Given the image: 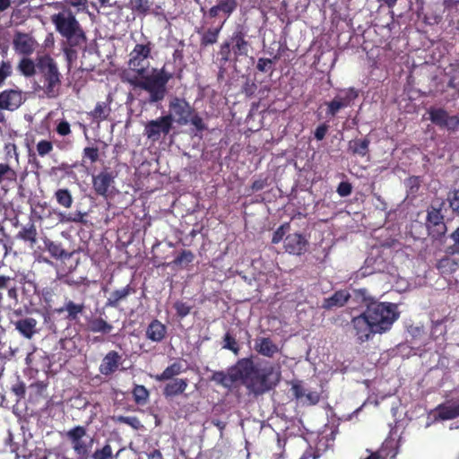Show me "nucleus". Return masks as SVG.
<instances>
[{
	"mask_svg": "<svg viewBox=\"0 0 459 459\" xmlns=\"http://www.w3.org/2000/svg\"><path fill=\"white\" fill-rule=\"evenodd\" d=\"M153 44L151 41L138 43L129 54L128 67L135 72L137 76L129 80L134 88L142 89L149 93L148 103L154 104L162 101L167 94V84L173 74L160 69L153 68L152 74L145 75L149 66L148 59L152 57Z\"/></svg>",
	"mask_w": 459,
	"mask_h": 459,
	"instance_id": "obj_1",
	"label": "nucleus"
},
{
	"mask_svg": "<svg viewBox=\"0 0 459 459\" xmlns=\"http://www.w3.org/2000/svg\"><path fill=\"white\" fill-rule=\"evenodd\" d=\"M239 361L245 362L247 373L240 377L239 381L247 391L255 396L262 395L274 388L280 381V373L275 372L272 365L262 368L255 367L252 358H242Z\"/></svg>",
	"mask_w": 459,
	"mask_h": 459,
	"instance_id": "obj_2",
	"label": "nucleus"
},
{
	"mask_svg": "<svg viewBox=\"0 0 459 459\" xmlns=\"http://www.w3.org/2000/svg\"><path fill=\"white\" fill-rule=\"evenodd\" d=\"M38 80L34 90L43 97L55 99L60 94L62 74L56 60L48 54L39 56Z\"/></svg>",
	"mask_w": 459,
	"mask_h": 459,
	"instance_id": "obj_3",
	"label": "nucleus"
},
{
	"mask_svg": "<svg viewBox=\"0 0 459 459\" xmlns=\"http://www.w3.org/2000/svg\"><path fill=\"white\" fill-rule=\"evenodd\" d=\"M51 22L67 46L80 47L86 42L85 32L71 12L55 13L51 16Z\"/></svg>",
	"mask_w": 459,
	"mask_h": 459,
	"instance_id": "obj_4",
	"label": "nucleus"
},
{
	"mask_svg": "<svg viewBox=\"0 0 459 459\" xmlns=\"http://www.w3.org/2000/svg\"><path fill=\"white\" fill-rule=\"evenodd\" d=\"M365 311L378 334L388 332L400 316L397 305L389 302H370Z\"/></svg>",
	"mask_w": 459,
	"mask_h": 459,
	"instance_id": "obj_5",
	"label": "nucleus"
},
{
	"mask_svg": "<svg viewBox=\"0 0 459 459\" xmlns=\"http://www.w3.org/2000/svg\"><path fill=\"white\" fill-rule=\"evenodd\" d=\"M87 435V429L84 426H75L65 433L67 440L71 443L72 448L75 455V459H90L93 438L89 442L83 440Z\"/></svg>",
	"mask_w": 459,
	"mask_h": 459,
	"instance_id": "obj_6",
	"label": "nucleus"
},
{
	"mask_svg": "<svg viewBox=\"0 0 459 459\" xmlns=\"http://www.w3.org/2000/svg\"><path fill=\"white\" fill-rule=\"evenodd\" d=\"M174 117L172 114L160 116L156 119L148 121L144 125L143 134L152 143L159 142L161 137L168 135L173 128Z\"/></svg>",
	"mask_w": 459,
	"mask_h": 459,
	"instance_id": "obj_7",
	"label": "nucleus"
},
{
	"mask_svg": "<svg viewBox=\"0 0 459 459\" xmlns=\"http://www.w3.org/2000/svg\"><path fill=\"white\" fill-rule=\"evenodd\" d=\"M443 204L444 203L438 208L430 206L427 210L426 229L429 236L436 240L441 239L447 231L445 216L442 213Z\"/></svg>",
	"mask_w": 459,
	"mask_h": 459,
	"instance_id": "obj_8",
	"label": "nucleus"
},
{
	"mask_svg": "<svg viewBox=\"0 0 459 459\" xmlns=\"http://www.w3.org/2000/svg\"><path fill=\"white\" fill-rule=\"evenodd\" d=\"M358 97L359 91L355 88L342 90L331 101L325 103L326 115L335 117L341 109L351 107Z\"/></svg>",
	"mask_w": 459,
	"mask_h": 459,
	"instance_id": "obj_9",
	"label": "nucleus"
},
{
	"mask_svg": "<svg viewBox=\"0 0 459 459\" xmlns=\"http://www.w3.org/2000/svg\"><path fill=\"white\" fill-rule=\"evenodd\" d=\"M247 30L243 25H237L228 39L232 48L233 62L237 63L241 56H247L251 44L247 39Z\"/></svg>",
	"mask_w": 459,
	"mask_h": 459,
	"instance_id": "obj_10",
	"label": "nucleus"
},
{
	"mask_svg": "<svg viewBox=\"0 0 459 459\" xmlns=\"http://www.w3.org/2000/svg\"><path fill=\"white\" fill-rule=\"evenodd\" d=\"M244 364L245 362H241L238 359L233 366L228 368L227 372L214 371L211 380L223 387H230L233 384L239 381L243 373H247V367Z\"/></svg>",
	"mask_w": 459,
	"mask_h": 459,
	"instance_id": "obj_11",
	"label": "nucleus"
},
{
	"mask_svg": "<svg viewBox=\"0 0 459 459\" xmlns=\"http://www.w3.org/2000/svg\"><path fill=\"white\" fill-rule=\"evenodd\" d=\"M208 24V22L204 20L201 27L195 30V32L200 37V47L202 48H206L218 42L221 31L225 24V20L219 22L217 24L215 22H212L210 26Z\"/></svg>",
	"mask_w": 459,
	"mask_h": 459,
	"instance_id": "obj_12",
	"label": "nucleus"
},
{
	"mask_svg": "<svg viewBox=\"0 0 459 459\" xmlns=\"http://www.w3.org/2000/svg\"><path fill=\"white\" fill-rule=\"evenodd\" d=\"M38 295L46 307L52 310L56 308L55 306L61 303L63 298H67L64 285L57 281H53L49 285L42 288Z\"/></svg>",
	"mask_w": 459,
	"mask_h": 459,
	"instance_id": "obj_13",
	"label": "nucleus"
},
{
	"mask_svg": "<svg viewBox=\"0 0 459 459\" xmlns=\"http://www.w3.org/2000/svg\"><path fill=\"white\" fill-rule=\"evenodd\" d=\"M24 92L18 87L0 91V106L4 111L14 112L25 102Z\"/></svg>",
	"mask_w": 459,
	"mask_h": 459,
	"instance_id": "obj_14",
	"label": "nucleus"
},
{
	"mask_svg": "<svg viewBox=\"0 0 459 459\" xmlns=\"http://www.w3.org/2000/svg\"><path fill=\"white\" fill-rule=\"evenodd\" d=\"M351 325L355 332V336H357L360 342L368 341L373 335L377 333H375V326L371 319L366 315V311L353 317Z\"/></svg>",
	"mask_w": 459,
	"mask_h": 459,
	"instance_id": "obj_15",
	"label": "nucleus"
},
{
	"mask_svg": "<svg viewBox=\"0 0 459 459\" xmlns=\"http://www.w3.org/2000/svg\"><path fill=\"white\" fill-rule=\"evenodd\" d=\"M36 47L37 41L30 34L15 31L13 38V48L17 54L30 56L35 51Z\"/></svg>",
	"mask_w": 459,
	"mask_h": 459,
	"instance_id": "obj_16",
	"label": "nucleus"
},
{
	"mask_svg": "<svg viewBox=\"0 0 459 459\" xmlns=\"http://www.w3.org/2000/svg\"><path fill=\"white\" fill-rule=\"evenodd\" d=\"M115 176L108 169L100 171L92 178V187L98 195L107 198L112 191Z\"/></svg>",
	"mask_w": 459,
	"mask_h": 459,
	"instance_id": "obj_17",
	"label": "nucleus"
},
{
	"mask_svg": "<svg viewBox=\"0 0 459 459\" xmlns=\"http://www.w3.org/2000/svg\"><path fill=\"white\" fill-rule=\"evenodd\" d=\"M238 6V0H216V4L207 11L205 15L210 19L221 17L226 22Z\"/></svg>",
	"mask_w": 459,
	"mask_h": 459,
	"instance_id": "obj_18",
	"label": "nucleus"
},
{
	"mask_svg": "<svg viewBox=\"0 0 459 459\" xmlns=\"http://www.w3.org/2000/svg\"><path fill=\"white\" fill-rule=\"evenodd\" d=\"M169 107L176 117V122L182 126L188 124V117L193 115L195 110L185 99L177 97L170 100Z\"/></svg>",
	"mask_w": 459,
	"mask_h": 459,
	"instance_id": "obj_19",
	"label": "nucleus"
},
{
	"mask_svg": "<svg viewBox=\"0 0 459 459\" xmlns=\"http://www.w3.org/2000/svg\"><path fill=\"white\" fill-rule=\"evenodd\" d=\"M284 249L287 253L294 255H301L307 250L308 241L300 233L287 235L283 240Z\"/></svg>",
	"mask_w": 459,
	"mask_h": 459,
	"instance_id": "obj_20",
	"label": "nucleus"
},
{
	"mask_svg": "<svg viewBox=\"0 0 459 459\" xmlns=\"http://www.w3.org/2000/svg\"><path fill=\"white\" fill-rule=\"evenodd\" d=\"M85 311V305L83 302L76 303L68 298H65L64 305L54 308L53 312L58 315L65 313V318L69 322H78L80 316Z\"/></svg>",
	"mask_w": 459,
	"mask_h": 459,
	"instance_id": "obj_21",
	"label": "nucleus"
},
{
	"mask_svg": "<svg viewBox=\"0 0 459 459\" xmlns=\"http://www.w3.org/2000/svg\"><path fill=\"white\" fill-rule=\"evenodd\" d=\"M122 356L116 351H108L99 367V371L104 376L114 374L122 364Z\"/></svg>",
	"mask_w": 459,
	"mask_h": 459,
	"instance_id": "obj_22",
	"label": "nucleus"
},
{
	"mask_svg": "<svg viewBox=\"0 0 459 459\" xmlns=\"http://www.w3.org/2000/svg\"><path fill=\"white\" fill-rule=\"evenodd\" d=\"M85 329L93 333L109 334L114 326L101 316H91L87 319Z\"/></svg>",
	"mask_w": 459,
	"mask_h": 459,
	"instance_id": "obj_23",
	"label": "nucleus"
},
{
	"mask_svg": "<svg viewBox=\"0 0 459 459\" xmlns=\"http://www.w3.org/2000/svg\"><path fill=\"white\" fill-rule=\"evenodd\" d=\"M15 329L24 338L31 339L38 332V321L33 317H23L13 322Z\"/></svg>",
	"mask_w": 459,
	"mask_h": 459,
	"instance_id": "obj_24",
	"label": "nucleus"
},
{
	"mask_svg": "<svg viewBox=\"0 0 459 459\" xmlns=\"http://www.w3.org/2000/svg\"><path fill=\"white\" fill-rule=\"evenodd\" d=\"M181 359H177L169 365L160 374L154 376V379L158 382H165L176 378L175 377L186 371Z\"/></svg>",
	"mask_w": 459,
	"mask_h": 459,
	"instance_id": "obj_25",
	"label": "nucleus"
},
{
	"mask_svg": "<svg viewBox=\"0 0 459 459\" xmlns=\"http://www.w3.org/2000/svg\"><path fill=\"white\" fill-rule=\"evenodd\" d=\"M167 335V326L158 319H153L145 331L147 339L154 342H160Z\"/></svg>",
	"mask_w": 459,
	"mask_h": 459,
	"instance_id": "obj_26",
	"label": "nucleus"
},
{
	"mask_svg": "<svg viewBox=\"0 0 459 459\" xmlns=\"http://www.w3.org/2000/svg\"><path fill=\"white\" fill-rule=\"evenodd\" d=\"M255 350L262 356L273 358L279 351V347L269 337H258L255 341Z\"/></svg>",
	"mask_w": 459,
	"mask_h": 459,
	"instance_id": "obj_27",
	"label": "nucleus"
},
{
	"mask_svg": "<svg viewBox=\"0 0 459 459\" xmlns=\"http://www.w3.org/2000/svg\"><path fill=\"white\" fill-rule=\"evenodd\" d=\"M187 386L188 380L186 378H174L165 385L162 393L166 398L175 397L182 394Z\"/></svg>",
	"mask_w": 459,
	"mask_h": 459,
	"instance_id": "obj_28",
	"label": "nucleus"
},
{
	"mask_svg": "<svg viewBox=\"0 0 459 459\" xmlns=\"http://www.w3.org/2000/svg\"><path fill=\"white\" fill-rule=\"evenodd\" d=\"M351 299V294L346 290H340L335 291L331 297L326 298L323 301L322 307L327 310L333 307H343Z\"/></svg>",
	"mask_w": 459,
	"mask_h": 459,
	"instance_id": "obj_29",
	"label": "nucleus"
},
{
	"mask_svg": "<svg viewBox=\"0 0 459 459\" xmlns=\"http://www.w3.org/2000/svg\"><path fill=\"white\" fill-rule=\"evenodd\" d=\"M135 293V289L130 284L118 290H113L107 299L106 306L111 307H117L121 301H124L131 294Z\"/></svg>",
	"mask_w": 459,
	"mask_h": 459,
	"instance_id": "obj_30",
	"label": "nucleus"
},
{
	"mask_svg": "<svg viewBox=\"0 0 459 459\" xmlns=\"http://www.w3.org/2000/svg\"><path fill=\"white\" fill-rule=\"evenodd\" d=\"M370 140L368 137L351 140L348 143V152L352 155L365 157L369 153Z\"/></svg>",
	"mask_w": 459,
	"mask_h": 459,
	"instance_id": "obj_31",
	"label": "nucleus"
},
{
	"mask_svg": "<svg viewBox=\"0 0 459 459\" xmlns=\"http://www.w3.org/2000/svg\"><path fill=\"white\" fill-rule=\"evenodd\" d=\"M39 56L35 61L29 56H23L17 65L19 73L26 78H30L37 74L39 70Z\"/></svg>",
	"mask_w": 459,
	"mask_h": 459,
	"instance_id": "obj_32",
	"label": "nucleus"
},
{
	"mask_svg": "<svg viewBox=\"0 0 459 459\" xmlns=\"http://www.w3.org/2000/svg\"><path fill=\"white\" fill-rule=\"evenodd\" d=\"M195 258V255L191 250L183 249L178 253L173 261L167 264H162V265L185 269L194 262Z\"/></svg>",
	"mask_w": 459,
	"mask_h": 459,
	"instance_id": "obj_33",
	"label": "nucleus"
},
{
	"mask_svg": "<svg viewBox=\"0 0 459 459\" xmlns=\"http://www.w3.org/2000/svg\"><path fill=\"white\" fill-rule=\"evenodd\" d=\"M126 450V447H121L113 455L112 446L109 443H106L103 446L96 448L91 453L90 458L91 459H117L118 456Z\"/></svg>",
	"mask_w": 459,
	"mask_h": 459,
	"instance_id": "obj_34",
	"label": "nucleus"
},
{
	"mask_svg": "<svg viewBox=\"0 0 459 459\" xmlns=\"http://www.w3.org/2000/svg\"><path fill=\"white\" fill-rule=\"evenodd\" d=\"M428 114L429 115L430 121L434 125L441 128H445V126L447 125L449 120V114L443 108L431 107L429 108Z\"/></svg>",
	"mask_w": 459,
	"mask_h": 459,
	"instance_id": "obj_35",
	"label": "nucleus"
},
{
	"mask_svg": "<svg viewBox=\"0 0 459 459\" xmlns=\"http://www.w3.org/2000/svg\"><path fill=\"white\" fill-rule=\"evenodd\" d=\"M45 246L47 251L51 255V256L55 259H67L71 256V254L68 253L62 246L60 242H56L52 240H46Z\"/></svg>",
	"mask_w": 459,
	"mask_h": 459,
	"instance_id": "obj_36",
	"label": "nucleus"
},
{
	"mask_svg": "<svg viewBox=\"0 0 459 459\" xmlns=\"http://www.w3.org/2000/svg\"><path fill=\"white\" fill-rule=\"evenodd\" d=\"M438 416L442 420H452L459 417V402H454L437 408Z\"/></svg>",
	"mask_w": 459,
	"mask_h": 459,
	"instance_id": "obj_37",
	"label": "nucleus"
},
{
	"mask_svg": "<svg viewBox=\"0 0 459 459\" xmlns=\"http://www.w3.org/2000/svg\"><path fill=\"white\" fill-rule=\"evenodd\" d=\"M37 228L33 222H30L22 228V230L17 233L16 238L34 245L37 242Z\"/></svg>",
	"mask_w": 459,
	"mask_h": 459,
	"instance_id": "obj_38",
	"label": "nucleus"
},
{
	"mask_svg": "<svg viewBox=\"0 0 459 459\" xmlns=\"http://www.w3.org/2000/svg\"><path fill=\"white\" fill-rule=\"evenodd\" d=\"M110 111L109 105L107 102L101 101L96 104L94 109L89 113V116L93 121L100 122L108 117Z\"/></svg>",
	"mask_w": 459,
	"mask_h": 459,
	"instance_id": "obj_39",
	"label": "nucleus"
},
{
	"mask_svg": "<svg viewBox=\"0 0 459 459\" xmlns=\"http://www.w3.org/2000/svg\"><path fill=\"white\" fill-rule=\"evenodd\" d=\"M54 196L56 198V203L65 208L70 209L74 203V197L72 195V193L67 188H58Z\"/></svg>",
	"mask_w": 459,
	"mask_h": 459,
	"instance_id": "obj_40",
	"label": "nucleus"
},
{
	"mask_svg": "<svg viewBox=\"0 0 459 459\" xmlns=\"http://www.w3.org/2000/svg\"><path fill=\"white\" fill-rule=\"evenodd\" d=\"M132 394L137 405H146L149 402L150 392L144 385H135L133 388Z\"/></svg>",
	"mask_w": 459,
	"mask_h": 459,
	"instance_id": "obj_41",
	"label": "nucleus"
},
{
	"mask_svg": "<svg viewBox=\"0 0 459 459\" xmlns=\"http://www.w3.org/2000/svg\"><path fill=\"white\" fill-rule=\"evenodd\" d=\"M16 180L17 172L8 163H0V185L15 183Z\"/></svg>",
	"mask_w": 459,
	"mask_h": 459,
	"instance_id": "obj_42",
	"label": "nucleus"
},
{
	"mask_svg": "<svg viewBox=\"0 0 459 459\" xmlns=\"http://www.w3.org/2000/svg\"><path fill=\"white\" fill-rule=\"evenodd\" d=\"M129 8L138 15L146 16L152 7L149 0H129Z\"/></svg>",
	"mask_w": 459,
	"mask_h": 459,
	"instance_id": "obj_43",
	"label": "nucleus"
},
{
	"mask_svg": "<svg viewBox=\"0 0 459 459\" xmlns=\"http://www.w3.org/2000/svg\"><path fill=\"white\" fill-rule=\"evenodd\" d=\"M85 215L86 213L82 212L80 211H76L74 212L64 213L60 212L58 214L59 221L63 223H83L85 222Z\"/></svg>",
	"mask_w": 459,
	"mask_h": 459,
	"instance_id": "obj_44",
	"label": "nucleus"
},
{
	"mask_svg": "<svg viewBox=\"0 0 459 459\" xmlns=\"http://www.w3.org/2000/svg\"><path fill=\"white\" fill-rule=\"evenodd\" d=\"M218 55L220 56V62L221 65H225L228 62H233L232 48L228 39L221 44Z\"/></svg>",
	"mask_w": 459,
	"mask_h": 459,
	"instance_id": "obj_45",
	"label": "nucleus"
},
{
	"mask_svg": "<svg viewBox=\"0 0 459 459\" xmlns=\"http://www.w3.org/2000/svg\"><path fill=\"white\" fill-rule=\"evenodd\" d=\"M222 347L224 349L231 351L235 355H238L240 351V347L236 338L230 332H227L223 336Z\"/></svg>",
	"mask_w": 459,
	"mask_h": 459,
	"instance_id": "obj_46",
	"label": "nucleus"
},
{
	"mask_svg": "<svg viewBox=\"0 0 459 459\" xmlns=\"http://www.w3.org/2000/svg\"><path fill=\"white\" fill-rule=\"evenodd\" d=\"M446 200L453 213L459 216V188L450 190Z\"/></svg>",
	"mask_w": 459,
	"mask_h": 459,
	"instance_id": "obj_47",
	"label": "nucleus"
},
{
	"mask_svg": "<svg viewBox=\"0 0 459 459\" xmlns=\"http://www.w3.org/2000/svg\"><path fill=\"white\" fill-rule=\"evenodd\" d=\"M280 58V56L278 55H275L273 56V59H270V58H264V57H260L258 58L257 60V63H256V69L261 72V73H267L269 71H273V65L274 64V62H276L278 59Z\"/></svg>",
	"mask_w": 459,
	"mask_h": 459,
	"instance_id": "obj_48",
	"label": "nucleus"
},
{
	"mask_svg": "<svg viewBox=\"0 0 459 459\" xmlns=\"http://www.w3.org/2000/svg\"><path fill=\"white\" fill-rule=\"evenodd\" d=\"M13 74V66L10 61L3 60L0 63V88L4 84L5 80Z\"/></svg>",
	"mask_w": 459,
	"mask_h": 459,
	"instance_id": "obj_49",
	"label": "nucleus"
},
{
	"mask_svg": "<svg viewBox=\"0 0 459 459\" xmlns=\"http://www.w3.org/2000/svg\"><path fill=\"white\" fill-rule=\"evenodd\" d=\"M100 158L97 147H85L82 151V161L89 160L91 164L95 163Z\"/></svg>",
	"mask_w": 459,
	"mask_h": 459,
	"instance_id": "obj_50",
	"label": "nucleus"
},
{
	"mask_svg": "<svg viewBox=\"0 0 459 459\" xmlns=\"http://www.w3.org/2000/svg\"><path fill=\"white\" fill-rule=\"evenodd\" d=\"M116 420L119 423L126 424L135 430L140 429L143 425L139 419L135 416H117Z\"/></svg>",
	"mask_w": 459,
	"mask_h": 459,
	"instance_id": "obj_51",
	"label": "nucleus"
},
{
	"mask_svg": "<svg viewBox=\"0 0 459 459\" xmlns=\"http://www.w3.org/2000/svg\"><path fill=\"white\" fill-rule=\"evenodd\" d=\"M53 143L48 140H40L36 145L37 152L40 157L48 155L53 151Z\"/></svg>",
	"mask_w": 459,
	"mask_h": 459,
	"instance_id": "obj_52",
	"label": "nucleus"
},
{
	"mask_svg": "<svg viewBox=\"0 0 459 459\" xmlns=\"http://www.w3.org/2000/svg\"><path fill=\"white\" fill-rule=\"evenodd\" d=\"M173 307L176 310V314L178 317L184 318L187 315L190 314L192 307L188 305L186 302L178 300L174 303Z\"/></svg>",
	"mask_w": 459,
	"mask_h": 459,
	"instance_id": "obj_53",
	"label": "nucleus"
},
{
	"mask_svg": "<svg viewBox=\"0 0 459 459\" xmlns=\"http://www.w3.org/2000/svg\"><path fill=\"white\" fill-rule=\"evenodd\" d=\"M450 238L453 239L454 244L446 247V254L448 255H459V227L452 232Z\"/></svg>",
	"mask_w": 459,
	"mask_h": 459,
	"instance_id": "obj_54",
	"label": "nucleus"
},
{
	"mask_svg": "<svg viewBox=\"0 0 459 459\" xmlns=\"http://www.w3.org/2000/svg\"><path fill=\"white\" fill-rule=\"evenodd\" d=\"M290 223H289V222H285V223L281 224V226H280V227H279V228H278V229L273 232V238H272V243H273V244H278V243H280V242L283 239V238H284V236H285V234H286L287 230H290Z\"/></svg>",
	"mask_w": 459,
	"mask_h": 459,
	"instance_id": "obj_55",
	"label": "nucleus"
},
{
	"mask_svg": "<svg viewBox=\"0 0 459 459\" xmlns=\"http://www.w3.org/2000/svg\"><path fill=\"white\" fill-rule=\"evenodd\" d=\"M188 124H191L199 132H203L206 129V126L203 118L197 112H195V110H194L193 115H190L188 117Z\"/></svg>",
	"mask_w": 459,
	"mask_h": 459,
	"instance_id": "obj_56",
	"label": "nucleus"
},
{
	"mask_svg": "<svg viewBox=\"0 0 459 459\" xmlns=\"http://www.w3.org/2000/svg\"><path fill=\"white\" fill-rule=\"evenodd\" d=\"M406 186L409 188V193L411 195L416 194L420 186V177L412 176L406 180Z\"/></svg>",
	"mask_w": 459,
	"mask_h": 459,
	"instance_id": "obj_57",
	"label": "nucleus"
},
{
	"mask_svg": "<svg viewBox=\"0 0 459 459\" xmlns=\"http://www.w3.org/2000/svg\"><path fill=\"white\" fill-rule=\"evenodd\" d=\"M336 192L340 196L346 197L351 194L352 186L348 181H342L338 185Z\"/></svg>",
	"mask_w": 459,
	"mask_h": 459,
	"instance_id": "obj_58",
	"label": "nucleus"
},
{
	"mask_svg": "<svg viewBox=\"0 0 459 459\" xmlns=\"http://www.w3.org/2000/svg\"><path fill=\"white\" fill-rule=\"evenodd\" d=\"M56 131L59 135L66 136L71 134L70 124L65 120H62L57 124Z\"/></svg>",
	"mask_w": 459,
	"mask_h": 459,
	"instance_id": "obj_59",
	"label": "nucleus"
},
{
	"mask_svg": "<svg viewBox=\"0 0 459 459\" xmlns=\"http://www.w3.org/2000/svg\"><path fill=\"white\" fill-rule=\"evenodd\" d=\"M305 402L309 405L316 404L320 400V394L316 391H308L305 393Z\"/></svg>",
	"mask_w": 459,
	"mask_h": 459,
	"instance_id": "obj_60",
	"label": "nucleus"
},
{
	"mask_svg": "<svg viewBox=\"0 0 459 459\" xmlns=\"http://www.w3.org/2000/svg\"><path fill=\"white\" fill-rule=\"evenodd\" d=\"M15 282V278L7 275H0V291L7 290L11 285Z\"/></svg>",
	"mask_w": 459,
	"mask_h": 459,
	"instance_id": "obj_61",
	"label": "nucleus"
},
{
	"mask_svg": "<svg viewBox=\"0 0 459 459\" xmlns=\"http://www.w3.org/2000/svg\"><path fill=\"white\" fill-rule=\"evenodd\" d=\"M327 131H328V126H326L325 124H322V125L318 126L315 131V138L317 141L323 140L325 138Z\"/></svg>",
	"mask_w": 459,
	"mask_h": 459,
	"instance_id": "obj_62",
	"label": "nucleus"
},
{
	"mask_svg": "<svg viewBox=\"0 0 459 459\" xmlns=\"http://www.w3.org/2000/svg\"><path fill=\"white\" fill-rule=\"evenodd\" d=\"M448 130L455 131L459 127V115L458 116H449V120L447 125L445 126Z\"/></svg>",
	"mask_w": 459,
	"mask_h": 459,
	"instance_id": "obj_63",
	"label": "nucleus"
},
{
	"mask_svg": "<svg viewBox=\"0 0 459 459\" xmlns=\"http://www.w3.org/2000/svg\"><path fill=\"white\" fill-rule=\"evenodd\" d=\"M320 457L319 452L315 451L312 447H308L299 459H317Z\"/></svg>",
	"mask_w": 459,
	"mask_h": 459,
	"instance_id": "obj_64",
	"label": "nucleus"
}]
</instances>
